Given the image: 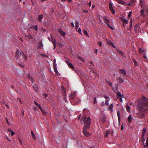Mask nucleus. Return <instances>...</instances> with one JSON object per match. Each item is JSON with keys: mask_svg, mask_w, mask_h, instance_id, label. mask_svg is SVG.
<instances>
[{"mask_svg": "<svg viewBox=\"0 0 148 148\" xmlns=\"http://www.w3.org/2000/svg\"><path fill=\"white\" fill-rule=\"evenodd\" d=\"M136 110L139 111L138 114V117L142 118L145 116V113L148 112V99L144 97H143L138 101L136 107Z\"/></svg>", "mask_w": 148, "mask_h": 148, "instance_id": "nucleus-1", "label": "nucleus"}, {"mask_svg": "<svg viewBox=\"0 0 148 148\" xmlns=\"http://www.w3.org/2000/svg\"><path fill=\"white\" fill-rule=\"evenodd\" d=\"M86 118L85 117L84 119V123H86V125L85 127H83V128H84L85 130H88L90 128V117H88L86 121Z\"/></svg>", "mask_w": 148, "mask_h": 148, "instance_id": "nucleus-2", "label": "nucleus"}, {"mask_svg": "<svg viewBox=\"0 0 148 148\" xmlns=\"http://www.w3.org/2000/svg\"><path fill=\"white\" fill-rule=\"evenodd\" d=\"M99 121L102 123H104L106 121V116L103 113L101 114Z\"/></svg>", "mask_w": 148, "mask_h": 148, "instance_id": "nucleus-3", "label": "nucleus"}, {"mask_svg": "<svg viewBox=\"0 0 148 148\" xmlns=\"http://www.w3.org/2000/svg\"><path fill=\"white\" fill-rule=\"evenodd\" d=\"M109 6L110 10L111 11L112 13L113 14H115V11L113 9L112 4L111 2H110L109 3Z\"/></svg>", "mask_w": 148, "mask_h": 148, "instance_id": "nucleus-4", "label": "nucleus"}, {"mask_svg": "<svg viewBox=\"0 0 148 148\" xmlns=\"http://www.w3.org/2000/svg\"><path fill=\"white\" fill-rule=\"evenodd\" d=\"M87 130H85L84 128L83 129V132L85 136L89 137L90 136V134L87 131Z\"/></svg>", "mask_w": 148, "mask_h": 148, "instance_id": "nucleus-5", "label": "nucleus"}, {"mask_svg": "<svg viewBox=\"0 0 148 148\" xmlns=\"http://www.w3.org/2000/svg\"><path fill=\"white\" fill-rule=\"evenodd\" d=\"M116 94L118 98L119 99L120 101H121L122 100V97H123V96L121 94V92L119 91L116 93Z\"/></svg>", "mask_w": 148, "mask_h": 148, "instance_id": "nucleus-6", "label": "nucleus"}, {"mask_svg": "<svg viewBox=\"0 0 148 148\" xmlns=\"http://www.w3.org/2000/svg\"><path fill=\"white\" fill-rule=\"evenodd\" d=\"M116 50L117 51V52L120 54L123 57V58H125L126 57V56L125 55L124 53L121 51V50H118V49H116Z\"/></svg>", "mask_w": 148, "mask_h": 148, "instance_id": "nucleus-7", "label": "nucleus"}, {"mask_svg": "<svg viewBox=\"0 0 148 148\" xmlns=\"http://www.w3.org/2000/svg\"><path fill=\"white\" fill-rule=\"evenodd\" d=\"M107 42L109 45L112 46L115 49L116 48V47L114 45V44L110 40H108L107 41Z\"/></svg>", "mask_w": 148, "mask_h": 148, "instance_id": "nucleus-8", "label": "nucleus"}, {"mask_svg": "<svg viewBox=\"0 0 148 148\" xmlns=\"http://www.w3.org/2000/svg\"><path fill=\"white\" fill-rule=\"evenodd\" d=\"M121 20L124 23L128 24V21L124 17H122L121 18Z\"/></svg>", "mask_w": 148, "mask_h": 148, "instance_id": "nucleus-9", "label": "nucleus"}, {"mask_svg": "<svg viewBox=\"0 0 148 148\" xmlns=\"http://www.w3.org/2000/svg\"><path fill=\"white\" fill-rule=\"evenodd\" d=\"M58 32H59V33L61 34L63 36H65L66 34V33L63 32L62 30L60 28H59L58 29Z\"/></svg>", "mask_w": 148, "mask_h": 148, "instance_id": "nucleus-10", "label": "nucleus"}, {"mask_svg": "<svg viewBox=\"0 0 148 148\" xmlns=\"http://www.w3.org/2000/svg\"><path fill=\"white\" fill-rule=\"evenodd\" d=\"M76 93L75 92H73L71 93V95L70 96V97L71 100H73L76 96Z\"/></svg>", "mask_w": 148, "mask_h": 148, "instance_id": "nucleus-11", "label": "nucleus"}, {"mask_svg": "<svg viewBox=\"0 0 148 148\" xmlns=\"http://www.w3.org/2000/svg\"><path fill=\"white\" fill-rule=\"evenodd\" d=\"M117 2L120 4L123 5H127L126 3L122 0H116Z\"/></svg>", "mask_w": 148, "mask_h": 148, "instance_id": "nucleus-12", "label": "nucleus"}, {"mask_svg": "<svg viewBox=\"0 0 148 148\" xmlns=\"http://www.w3.org/2000/svg\"><path fill=\"white\" fill-rule=\"evenodd\" d=\"M43 15L42 14H40L38 16V19L39 22H41L43 18Z\"/></svg>", "mask_w": 148, "mask_h": 148, "instance_id": "nucleus-13", "label": "nucleus"}, {"mask_svg": "<svg viewBox=\"0 0 148 148\" xmlns=\"http://www.w3.org/2000/svg\"><path fill=\"white\" fill-rule=\"evenodd\" d=\"M120 71L121 74L123 75V76H126V71L123 69H121L120 70Z\"/></svg>", "mask_w": 148, "mask_h": 148, "instance_id": "nucleus-14", "label": "nucleus"}, {"mask_svg": "<svg viewBox=\"0 0 148 148\" xmlns=\"http://www.w3.org/2000/svg\"><path fill=\"white\" fill-rule=\"evenodd\" d=\"M135 1L136 0H131L129 2L128 5L129 6H132Z\"/></svg>", "mask_w": 148, "mask_h": 148, "instance_id": "nucleus-15", "label": "nucleus"}, {"mask_svg": "<svg viewBox=\"0 0 148 148\" xmlns=\"http://www.w3.org/2000/svg\"><path fill=\"white\" fill-rule=\"evenodd\" d=\"M53 68L54 71L56 73H58V71L57 69L56 64H54L53 65Z\"/></svg>", "mask_w": 148, "mask_h": 148, "instance_id": "nucleus-16", "label": "nucleus"}, {"mask_svg": "<svg viewBox=\"0 0 148 148\" xmlns=\"http://www.w3.org/2000/svg\"><path fill=\"white\" fill-rule=\"evenodd\" d=\"M103 18L104 20L106 21H105V22H106V23H110V21L109 20L107 19V17L106 16H103Z\"/></svg>", "mask_w": 148, "mask_h": 148, "instance_id": "nucleus-17", "label": "nucleus"}, {"mask_svg": "<svg viewBox=\"0 0 148 148\" xmlns=\"http://www.w3.org/2000/svg\"><path fill=\"white\" fill-rule=\"evenodd\" d=\"M32 28L33 29H34L37 32H38V28L37 25L32 26Z\"/></svg>", "mask_w": 148, "mask_h": 148, "instance_id": "nucleus-18", "label": "nucleus"}, {"mask_svg": "<svg viewBox=\"0 0 148 148\" xmlns=\"http://www.w3.org/2000/svg\"><path fill=\"white\" fill-rule=\"evenodd\" d=\"M22 56L23 57L24 59L25 60V61H27V56L25 55L23 52L22 53Z\"/></svg>", "mask_w": 148, "mask_h": 148, "instance_id": "nucleus-19", "label": "nucleus"}, {"mask_svg": "<svg viewBox=\"0 0 148 148\" xmlns=\"http://www.w3.org/2000/svg\"><path fill=\"white\" fill-rule=\"evenodd\" d=\"M117 116H118V117L119 122V123H120V121H121V119H120V112H119V111H117Z\"/></svg>", "mask_w": 148, "mask_h": 148, "instance_id": "nucleus-20", "label": "nucleus"}, {"mask_svg": "<svg viewBox=\"0 0 148 148\" xmlns=\"http://www.w3.org/2000/svg\"><path fill=\"white\" fill-rule=\"evenodd\" d=\"M33 88L34 90L37 92L38 90V86L35 84H34L33 86Z\"/></svg>", "mask_w": 148, "mask_h": 148, "instance_id": "nucleus-21", "label": "nucleus"}, {"mask_svg": "<svg viewBox=\"0 0 148 148\" xmlns=\"http://www.w3.org/2000/svg\"><path fill=\"white\" fill-rule=\"evenodd\" d=\"M144 147L145 148H148V136L146 142V145H144Z\"/></svg>", "mask_w": 148, "mask_h": 148, "instance_id": "nucleus-22", "label": "nucleus"}, {"mask_svg": "<svg viewBox=\"0 0 148 148\" xmlns=\"http://www.w3.org/2000/svg\"><path fill=\"white\" fill-rule=\"evenodd\" d=\"M118 82L121 83H123L124 81V79H122L121 77H120L118 78Z\"/></svg>", "mask_w": 148, "mask_h": 148, "instance_id": "nucleus-23", "label": "nucleus"}, {"mask_svg": "<svg viewBox=\"0 0 148 148\" xmlns=\"http://www.w3.org/2000/svg\"><path fill=\"white\" fill-rule=\"evenodd\" d=\"M28 78L32 82H33L34 79L32 77L30 76V75H28Z\"/></svg>", "mask_w": 148, "mask_h": 148, "instance_id": "nucleus-24", "label": "nucleus"}, {"mask_svg": "<svg viewBox=\"0 0 148 148\" xmlns=\"http://www.w3.org/2000/svg\"><path fill=\"white\" fill-rule=\"evenodd\" d=\"M68 65L69 67L72 68L73 69H74V68L73 66V64L69 62L68 63Z\"/></svg>", "mask_w": 148, "mask_h": 148, "instance_id": "nucleus-25", "label": "nucleus"}, {"mask_svg": "<svg viewBox=\"0 0 148 148\" xmlns=\"http://www.w3.org/2000/svg\"><path fill=\"white\" fill-rule=\"evenodd\" d=\"M62 90L63 92V94L64 95H65L66 94V89L64 87L62 86Z\"/></svg>", "mask_w": 148, "mask_h": 148, "instance_id": "nucleus-26", "label": "nucleus"}, {"mask_svg": "<svg viewBox=\"0 0 148 148\" xmlns=\"http://www.w3.org/2000/svg\"><path fill=\"white\" fill-rule=\"evenodd\" d=\"M25 36L28 39H32V36L31 35H29V34L26 35Z\"/></svg>", "mask_w": 148, "mask_h": 148, "instance_id": "nucleus-27", "label": "nucleus"}, {"mask_svg": "<svg viewBox=\"0 0 148 148\" xmlns=\"http://www.w3.org/2000/svg\"><path fill=\"white\" fill-rule=\"evenodd\" d=\"M113 105L112 104H110L109 106L108 109L112 111Z\"/></svg>", "mask_w": 148, "mask_h": 148, "instance_id": "nucleus-28", "label": "nucleus"}, {"mask_svg": "<svg viewBox=\"0 0 148 148\" xmlns=\"http://www.w3.org/2000/svg\"><path fill=\"white\" fill-rule=\"evenodd\" d=\"M22 52H20V51L19 50H17L16 51V53L18 56H20V55L22 56Z\"/></svg>", "mask_w": 148, "mask_h": 148, "instance_id": "nucleus-29", "label": "nucleus"}, {"mask_svg": "<svg viewBox=\"0 0 148 148\" xmlns=\"http://www.w3.org/2000/svg\"><path fill=\"white\" fill-rule=\"evenodd\" d=\"M128 120L130 123L132 121V119L131 116V115H130L128 117Z\"/></svg>", "mask_w": 148, "mask_h": 148, "instance_id": "nucleus-30", "label": "nucleus"}, {"mask_svg": "<svg viewBox=\"0 0 148 148\" xmlns=\"http://www.w3.org/2000/svg\"><path fill=\"white\" fill-rule=\"evenodd\" d=\"M140 3L141 6L142 8L143 7V5L144 3V1H143L142 0H141L140 1Z\"/></svg>", "mask_w": 148, "mask_h": 148, "instance_id": "nucleus-31", "label": "nucleus"}, {"mask_svg": "<svg viewBox=\"0 0 148 148\" xmlns=\"http://www.w3.org/2000/svg\"><path fill=\"white\" fill-rule=\"evenodd\" d=\"M139 51L140 53H142L143 52H145V50L144 49H143L141 48H139Z\"/></svg>", "mask_w": 148, "mask_h": 148, "instance_id": "nucleus-32", "label": "nucleus"}, {"mask_svg": "<svg viewBox=\"0 0 148 148\" xmlns=\"http://www.w3.org/2000/svg\"><path fill=\"white\" fill-rule=\"evenodd\" d=\"M133 60V62H134V65H135V66H138V64L137 62H136V60Z\"/></svg>", "mask_w": 148, "mask_h": 148, "instance_id": "nucleus-33", "label": "nucleus"}, {"mask_svg": "<svg viewBox=\"0 0 148 148\" xmlns=\"http://www.w3.org/2000/svg\"><path fill=\"white\" fill-rule=\"evenodd\" d=\"M105 23H106V24L107 25L108 27H109L110 29H111L112 30H113V28L111 27L108 23H106V22H105Z\"/></svg>", "mask_w": 148, "mask_h": 148, "instance_id": "nucleus-34", "label": "nucleus"}, {"mask_svg": "<svg viewBox=\"0 0 148 148\" xmlns=\"http://www.w3.org/2000/svg\"><path fill=\"white\" fill-rule=\"evenodd\" d=\"M83 32L87 36H88V34L87 33V32L86 30H84L83 31Z\"/></svg>", "mask_w": 148, "mask_h": 148, "instance_id": "nucleus-35", "label": "nucleus"}, {"mask_svg": "<svg viewBox=\"0 0 148 148\" xmlns=\"http://www.w3.org/2000/svg\"><path fill=\"white\" fill-rule=\"evenodd\" d=\"M18 64L22 68H23L25 67V65L24 64L22 63H18Z\"/></svg>", "mask_w": 148, "mask_h": 148, "instance_id": "nucleus-36", "label": "nucleus"}, {"mask_svg": "<svg viewBox=\"0 0 148 148\" xmlns=\"http://www.w3.org/2000/svg\"><path fill=\"white\" fill-rule=\"evenodd\" d=\"M141 139L143 143H144L145 140V137L142 136Z\"/></svg>", "mask_w": 148, "mask_h": 148, "instance_id": "nucleus-37", "label": "nucleus"}, {"mask_svg": "<svg viewBox=\"0 0 148 148\" xmlns=\"http://www.w3.org/2000/svg\"><path fill=\"white\" fill-rule=\"evenodd\" d=\"M107 82L110 87H112V83L109 81H107Z\"/></svg>", "mask_w": 148, "mask_h": 148, "instance_id": "nucleus-38", "label": "nucleus"}, {"mask_svg": "<svg viewBox=\"0 0 148 148\" xmlns=\"http://www.w3.org/2000/svg\"><path fill=\"white\" fill-rule=\"evenodd\" d=\"M97 44L98 45L100 46V47H101L102 46V42H101L100 41H99L97 42Z\"/></svg>", "mask_w": 148, "mask_h": 148, "instance_id": "nucleus-39", "label": "nucleus"}, {"mask_svg": "<svg viewBox=\"0 0 148 148\" xmlns=\"http://www.w3.org/2000/svg\"><path fill=\"white\" fill-rule=\"evenodd\" d=\"M126 110L127 112H130V107L129 106L127 105H126Z\"/></svg>", "mask_w": 148, "mask_h": 148, "instance_id": "nucleus-40", "label": "nucleus"}, {"mask_svg": "<svg viewBox=\"0 0 148 148\" xmlns=\"http://www.w3.org/2000/svg\"><path fill=\"white\" fill-rule=\"evenodd\" d=\"M132 13V12H129V13L128 14V15H127V17L128 18V19L130 18Z\"/></svg>", "mask_w": 148, "mask_h": 148, "instance_id": "nucleus-41", "label": "nucleus"}, {"mask_svg": "<svg viewBox=\"0 0 148 148\" xmlns=\"http://www.w3.org/2000/svg\"><path fill=\"white\" fill-rule=\"evenodd\" d=\"M94 101L93 102V103L94 104H95V103H97V99H96V97H94Z\"/></svg>", "mask_w": 148, "mask_h": 148, "instance_id": "nucleus-42", "label": "nucleus"}, {"mask_svg": "<svg viewBox=\"0 0 148 148\" xmlns=\"http://www.w3.org/2000/svg\"><path fill=\"white\" fill-rule=\"evenodd\" d=\"M77 32L79 33L80 34H82V33L81 32V29L80 28H79L77 30Z\"/></svg>", "mask_w": 148, "mask_h": 148, "instance_id": "nucleus-43", "label": "nucleus"}, {"mask_svg": "<svg viewBox=\"0 0 148 148\" xmlns=\"http://www.w3.org/2000/svg\"><path fill=\"white\" fill-rule=\"evenodd\" d=\"M76 26H77V28H78L79 26V23L77 21H76L75 23Z\"/></svg>", "mask_w": 148, "mask_h": 148, "instance_id": "nucleus-44", "label": "nucleus"}, {"mask_svg": "<svg viewBox=\"0 0 148 148\" xmlns=\"http://www.w3.org/2000/svg\"><path fill=\"white\" fill-rule=\"evenodd\" d=\"M40 110L42 111V113L43 114L45 115H46V112L45 111L43 110L42 109V110Z\"/></svg>", "mask_w": 148, "mask_h": 148, "instance_id": "nucleus-45", "label": "nucleus"}, {"mask_svg": "<svg viewBox=\"0 0 148 148\" xmlns=\"http://www.w3.org/2000/svg\"><path fill=\"white\" fill-rule=\"evenodd\" d=\"M105 103L106 105H109L108 101V100H105Z\"/></svg>", "mask_w": 148, "mask_h": 148, "instance_id": "nucleus-46", "label": "nucleus"}, {"mask_svg": "<svg viewBox=\"0 0 148 148\" xmlns=\"http://www.w3.org/2000/svg\"><path fill=\"white\" fill-rule=\"evenodd\" d=\"M31 134L32 136V137H35V135H34V132H33V131H31Z\"/></svg>", "mask_w": 148, "mask_h": 148, "instance_id": "nucleus-47", "label": "nucleus"}, {"mask_svg": "<svg viewBox=\"0 0 148 148\" xmlns=\"http://www.w3.org/2000/svg\"><path fill=\"white\" fill-rule=\"evenodd\" d=\"M37 106L39 108L40 110H42V108L41 107V105L40 104H38V105Z\"/></svg>", "mask_w": 148, "mask_h": 148, "instance_id": "nucleus-48", "label": "nucleus"}, {"mask_svg": "<svg viewBox=\"0 0 148 148\" xmlns=\"http://www.w3.org/2000/svg\"><path fill=\"white\" fill-rule=\"evenodd\" d=\"M146 132H143L142 135V136H144L145 137V135L146 134Z\"/></svg>", "mask_w": 148, "mask_h": 148, "instance_id": "nucleus-49", "label": "nucleus"}, {"mask_svg": "<svg viewBox=\"0 0 148 148\" xmlns=\"http://www.w3.org/2000/svg\"><path fill=\"white\" fill-rule=\"evenodd\" d=\"M146 132H143L142 135V136H144L145 137V135L146 134Z\"/></svg>", "mask_w": 148, "mask_h": 148, "instance_id": "nucleus-50", "label": "nucleus"}, {"mask_svg": "<svg viewBox=\"0 0 148 148\" xmlns=\"http://www.w3.org/2000/svg\"><path fill=\"white\" fill-rule=\"evenodd\" d=\"M14 132L13 131L10 133V134L12 136H13L14 135Z\"/></svg>", "mask_w": 148, "mask_h": 148, "instance_id": "nucleus-51", "label": "nucleus"}, {"mask_svg": "<svg viewBox=\"0 0 148 148\" xmlns=\"http://www.w3.org/2000/svg\"><path fill=\"white\" fill-rule=\"evenodd\" d=\"M97 51L98 50L97 49H96L94 50V52L96 53V55H97Z\"/></svg>", "mask_w": 148, "mask_h": 148, "instance_id": "nucleus-52", "label": "nucleus"}, {"mask_svg": "<svg viewBox=\"0 0 148 148\" xmlns=\"http://www.w3.org/2000/svg\"><path fill=\"white\" fill-rule=\"evenodd\" d=\"M132 23H130V28L129 29V30H131V27H132Z\"/></svg>", "mask_w": 148, "mask_h": 148, "instance_id": "nucleus-53", "label": "nucleus"}, {"mask_svg": "<svg viewBox=\"0 0 148 148\" xmlns=\"http://www.w3.org/2000/svg\"><path fill=\"white\" fill-rule=\"evenodd\" d=\"M143 132H146V128H144L143 130Z\"/></svg>", "mask_w": 148, "mask_h": 148, "instance_id": "nucleus-54", "label": "nucleus"}, {"mask_svg": "<svg viewBox=\"0 0 148 148\" xmlns=\"http://www.w3.org/2000/svg\"><path fill=\"white\" fill-rule=\"evenodd\" d=\"M19 139V143H20L21 144V145L22 144V141H21V139L20 138H19L18 139Z\"/></svg>", "mask_w": 148, "mask_h": 148, "instance_id": "nucleus-55", "label": "nucleus"}, {"mask_svg": "<svg viewBox=\"0 0 148 148\" xmlns=\"http://www.w3.org/2000/svg\"><path fill=\"white\" fill-rule=\"evenodd\" d=\"M121 130H123V125H121Z\"/></svg>", "mask_w": 148, "mask_h": 148, "instance_id": "nucleus-56", "label": "nucleus"}, {"mask_svg": "<svg viewBox=\"0 0 148 148\" xmlns=\"http://www.w3.org/2000/svg\"><path fill=\"white\" fill-rule=\"evenodd\" d=\"M53 46L54 47V49L56 47V43H54V44H53Z\"/></svg>", "mask_w": 148, "mask_h": 148, "instance_id": "nucleus-57", "label": "nucleus"}, {"mask_svg": "<svg viewBox=\"0 0 148 148\" xmlns=\"http://www.w3.org/2000/svg\"><path fill=\"white\" fill-rule=\"evenodd\" d=\"M83 11L84 12H86V13H87L88 12V10H83Z\"/></svg>", "mask_w": 148, "mask_h": 148, "instance_id": "nucleus-58", "label": "nucleus"}, {"mask_svg": "<svg viewBox=\"0 0 148 148\" xmlns=\"http://www.w3.org/2000/svg\"><path fill=\"white\" fill-rule=\"evenodd\" d=\"M144 10L143 9H142L140 10V13H144Z\"/></svg>", "mask_w": 148, "mask_h": 148, "instance_id": "nucleus-59", "label": "nucleus"}, {"mask_svg": "<svg viewBox=\"0 0 148 148\" xmlns=\"http://www.w3.org/2000/svg\"><path fill=\"white\" fill-rule=\"evenodd\" d=\"M110 131H108V130L106 132V133H107V134H110Z\"/></svg>", "mask_w": 148, "mask_h": 148, "instance_id": "nucleus-60", "label": "nucleus"}, {"mask_svg": "<svg viewBox=\"0 0 148 148\" xmlns=\"http://www.w3.org/2000/svg\"><path fill=\"white\" fill-rule=\"evenodd\" d=\"M71 25L73 27H74V23H73V22L71 23Z\"/></svg>", "mask_w": 148, "mask_h": 148, "instance_id": "nucleus-61", "label": "nucleus"}, {"mask_svg": "<svg viewBox=\"0 0 148 148\" xmlns=\"http://www.w3.org/2000/svg\"><path fill=\"white\" fill-rule=\"evenodd\" d=\"M34 103L36 106L38 105V104L37 103L36 101H34Z\"/></svg>", "mask_w": 148, "mask_h": 148, "instance_id": "nucleus-62", "label": "nucleus"}, {"mask_svg": "<svg viewBox=\"0 0 148 148\" xmlns=\"http://www.w3.org/2000/svg\"><path fill=\"white\" fill-rule=\"evenodd\" d=\"M53 43L54 44V43H56V40L55 39H53Z\"/></svg>", "mask_w": 148, "mask_h": 148, "instance_id": "nucleus-63", "label": "nucleus"}, {"mask_svg": "<svg viewBox=\"0 0 148 148\" xmlns=\"http://www.w3.org/2000/svg\"><path fill=\"white\" fill-rule=\"evenodd\" d=\"M143 57L145 58V59H147V58L146 57V56L145 55V54H144V55H143Z\"/></svg>", "mask_w": 148, "mask_h": 148, "instance_id": "nucleus-64", "label": "nucleus"}]
</instances>
